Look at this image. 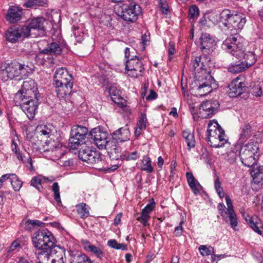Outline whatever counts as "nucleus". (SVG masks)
Returning <instances> with one entry per match:
<instances>
[{"instance_id":"58","label":"nucleus","mask_w":263,"mask_h":263,"mask_svg":"<svg viewBox=\"0 0 263 263\" xmlns=\"http://www.w3.org/2000/svg\"><path fill=\"white\" fill-rule=\"evenodd\" d=\"M119 165L116 164L112 165L111 166L103 165L102 167L99 166L97 167V169L98 170L99 172H102L103 173H107L115 172L119 168Z\"/></svg>"},{"instance_id":"22","label":"nucleus","mask_w":263,"mask_h":263,"mask_svg":"<svg viewBox=\"0 0 263 263\" xmlns=\"http://www.w3.org/2000/svg\"><path fill=\"white\" fill-rule=\"evenodd\" d=\"M202 51L208 53L212 52L217 46L215 37L206 32H202L198 41Z\"/></svg>"},{"instance_id":"5","label":"nucleus","mask_w":263,"mask_h":263,"mask_svg":"<svg viewBox=\"0 0 263 263\" xmlns=\"http://www.w3.org/2000/svg\"><path fill=\"white\" fill-rule=\"evenodd\" d=\"M222 48L233 56L239 57L238 55L247 48L246 41L239 33L235 32L234 34H230L223 41Z\"/></svg>"},{"instance_id":"4","label":"nucleus","mask_w":263,"mask_h":263,"mask_svg":"<svg viewBox=\"0 0 263 263\" xmlns=\"http://www.w3.org/2000/svg\"><path fill=\"white\" fill-rule=\"evenodd\" d=\"M260 155L259 143L254 140H250L244 145L240 155L241 162L245 166L251 167L258 162Z\"/></svg>"},{"instance_id":"17","label":"nucleus","mask_w":263,"mask_h":263,"mask_svg":"<svg viewBox=\"0 0 263 263\" xmlns=\"http://www.w3.org/2000/svg\"><path fill=\"white\" fill-rule=\"evenodd\" d=\"M220 104L217 100L210 99L202 102L199 106V114L201 119L212 118L219 110Z\"/></svg>"},{"instance_id":"35","label":"nucleus","mask_w":263,"mask_h":263,"mask_svg":"<svg viewBox=\"0 0 263 263\" xmlns=\"http://www.w3.org/2000/svg\"><path fill=\"white\" fill-rule=\"evenodd\" d=\"M213 129L207 128V133L205 137V140L208 142V144L211 147L214 148H219L224 146L226 143L228 142V140L226 139L225 141L220 142L219 141L218 138H212L211 132H212Z\"/></svg>"},{"instance_id":"51","label":"nucleus","mask_w":263,"mask_h":263,"mask_svg":"<svg viewBox=\"0 0 263 263\" xmlns=\"http://www.w3.org/2000/svg\"><path fill=\"white\" fill-rule=\"evenodd\" d=\"M99 83L101 84L102 87H106L107 89L112 84L110 82V78L107 74L102 73L98 77Z\"/></svg>"},{"instance_id":"61","label":"nucleus","mask_w":263,"mask_h":263,"mask_svg":"<svg viewBox=\"0 0 263 263\" xmlns=\"http://www.w3.org/2000/svg\"><path fill=\"white\" fill-rule=\"evenodd\" d=\"M201 157H202L204 162L208 165H211L212 163V156L206 147H205L202 151Z\"/></svg>"},{"instance_id":"34","label":"nucleus","mask_w":263,"mask_h":263,"mask_svg":"<svg viewBox=\"0 0 263 263\" xmlns=\"http://www.w3.org/2000/svg\"><path fill=\"white\" fill-rule=\"evenodd\" d=\"M90 152H89V158L88 159H84V162H86L90 164H98L100 162H105V160L103 159L104 156L98 151L96 150L95 148H93Z\"/></svg>"},{"instance_id":"18","label":"nucleus","mask_w":263,"mask_h":263,"mask_svg":"<svg viewBox=\"0 0 263 263\" xmlns=\"http://www.w3.org/2000/svg\"><path fill=\"white\" fill-rule=\"evenodd\" d=\"M229 89L228 93L232 98L240 96L248 91L247 84L243 78L238 77L232 80L227 86Z\"/></svg>"},{"instance_id":"50","label":"nucleus","mask_w":263,"mask_h":263,"mask_svg":"<svg viewBox=\"0 0 263 263\" xmlns=\"http://www.w3.org/2000/svg\"><path fill=\"white\" fill-rule=\"evenodd\" d=\"M10 183L15 191H19L23 184V182L20 180L17 176L15 174L14 175H12V178Z\"/></svg>"},{"instance_id":"44","label":"nucleus","mask_w":263,"mask_h":263,"mask_svg":"<svg viewBox=\"0 0 263 263\" xmlns=\"http://www.w3.org/2000/svg\"><path fill=\"white\" fill-rule=\"evenodd\" d=\"M72 31L76 38V42L79 43H81L84 40V29L83 28H80L78 26L73 25L72 27Z\"/></svg>"},{"instance_id":"57","label":"nucleus","mask_w":263,"mask_h":263,"mask_svg":"<svg viewBox=\"0 0 263 263\" xmlns=\"http://www.w3.org/2000/svg\"><path fill=\"white\" fill-rule=\"evenodd\" d=\"M20 243L18 242L16 240H14L11 244L10 246L6 249L7 254L6 255L5 254H4L2 257L4 258H7L10 253L15 250L17 248L20 247Z\"/></svg>"},{"instance_id":"54","label":"nucleus","mask_w":263,"mask_h":263,"mask_svg":"<svg viewBox=\"0 0 263 263\" xmlns=\"http://www.w3.org/2000/svg\"><path fill=\"white\" fill-rule=\"evenodd\" d=\"M24 226V229L25 231L31 232L34 228L33 220L23 219L20 224V227Z\"/></svg>"},{"instance_id":"38","label":"nucleus","mask_w":263,"mask_h":263,"mask_svg":"<svg viewBox=\"0 0 263 263\" xmlns=\"http://www.w3.org/2000/svg\"><path fill=\"white\" fill-rule=\"evenodd\" d=\"M237 59L238 60L231 63L228 67V71L232 73L241 72L248 69L240 58Z\"/></svg>"},{"instance_id":"24","label":"nucleus","mask_w":263,"mask_h":263,"mask_svg":"<svg viewBox=\"0 0 263 263\" xmlns=\"http://www.w3.org/2000/svg\"><path fill=\"white\" fill-rule=\"evenodd\" d=\"M40 46H42V53L47 55H54L58 57L62 53V47L60 46V44L57 42L48 41L46 40L41 41L39 42Z\"/></svg>"},{"instance_id":"29","label":"nucleus","mask_w":263,"mask_h":263,"mask_svg":"<svg viewBox=\"0 0 263 263\" xmlns=\"http://www.w3.org/2000/svg\"><path fill=\"white\" fill-rule=\"evenodd\" d=\"M250 168L249 172L252 178V182L258 185L263 184V166L258 164L253 165Z\"/></svg>"},{"instance_id":"36","label":"nucleus","mask_w":263,"mask_h":263,"mask_svg":"<svg viewBox=\"0 0 263 263\" xmlns=\"http://www.w3.org/2000/svg\"><path fill=\"white\" fill-rule=\"evenodd\" d=\"M182 135L186 143L187 150L190 151L191 148L195 147L196 140L194 130L191 132L189 129H185L183 130Z\"/></svg>"},{"instance_id":"10","label":"nucleus","mask_w":263,"mask_h":263,"mask_svg":"<svg viewBox=\"0 0 263 263\" xmlns=\"http://www.w3.org/2000/svg\"><path fill=\"white\" fill-rule=\"evenodd\" d=\"M120 6L121 14L120 17L124 21L130 23H136L140 14H142L141 7L134 1H124L123 0Z\"/></svg>"},{"instance_id":"59","label":"nucleus","mask_w":263,"mask_h":263,"mask_svg":"<svg viewBox=\"0 0 263 263\" xmlns=\"http://www.w3.org/2000/svg\"><path fill=\"white\" fill-rule=\"evenodd\" d=\"M159 5L161 13L167 15L171 12L168 3L166 0H160Z\"/></svg>"},{"instance_id":"15","label":"nucleus","mask_w":263,"mask_h":263,"mask_svg":"<svg viewBox=\"0 0 263 263\" xmlns=\"http://www.w3.org/2000/svg\"><path fill=\"white\" fill-rule=\"evenodd\" d=\"M125 70L128 76L136 79L139 76H143L145 68L141 58L137 55L132 56L130 59L125 61Z\"/></svg>"},{"instance_id":"48","label":"nucleus","mask_w":263,"mask_h":263,"mask_svg":"<svg viewBox=\"0 0 263 263\" xmlns=\"http://www.w3.org/2000/svg\"><path fill=\"white\" fill-rule=\"evenodd\" d=\"M145 163H143L141 166V171H146L147 173H151L154 171V168L152 165V161L148 155H144L143 157Z\"/></svg>"},{"instance_id":"49","label":"nucleus","mask_w":263,"mask_h":263,"mask_svg":"<svg viewBox=\"0 0 263 263\" xmlns=\"http://www.w3.org/2000/svg\"><path fill=\"white\" fill-rule=\"evenodd\" d=\"M52 190L54 193V198L59 206H62V202L60 197V187L57 182H54L52 185Z\"/></svg>"},{"instance_id":"64","label":"nucleus","mask_w":263,"mask_h":263,"mask_svg":"<svg viewBox=\"0 0 263 263\" xmlns=\"http://www.w3.org/2000/svg\"><path fill=\"white\" fill-rule=\"evenodd\" d=\"M181 89L182 91V93L184 96L186 95L187 96H189L188 93V86H187V79L185 78V80L183 79V76H182V78L181 80Z\"/></svg>"},{"instance_id":"23","label":"nucleus","mask_w":263,"mask_h":263,"mask_svg":"<svg viewBox=\"0 0 263 263\" xmlns=\"http://www.w3.org/2000/svg\"><path fill=\"white\" fill-rule=\"evenodd\" d=\"M111 100L117 106L124 108L127 106V100L122 97V91L119 86L116 83H112L107 89Z\"/></svg>"},{"instance_id":"47","label":"nucleus","mask_w":263,"mask_h":263,"mask_svg":"<svg viewBox=\"0 0 263 263\" xmlns=\"http://www.w3.org/2000/svg\"><path fill=\"white\" fill-rule=\"evenodd\" d=\"M42 177L41 175L34 176L30 182V185L35 187L40 193L42 192L43 190V187L42 185Z\"/></svg>"},{"instance_id":"53","label":"nucleus","mask_w":263,"mask_h":263,"mask_svg":"<svg viewBox=\"0 0 263 263\" xmlns=\"http://www.w3.org/2000/svg\"><path fill=\"white\" fill-rule=\"evenodd\" d=\"M38 49L39 52L35 54L34 59L36 63H37L39 65H45L46 62V60L45 58V57L43 56V54H44V53H42V52H41L43 47H42V46H40L39 44L38 45Z\"/></svg>"},{"instance_id":"8","label":"nucleus","mask_w":263,"mask_h":263,"mask_svg":"<svg viewBox=\"0 0 263 263\" xmlns=\"http://www.w3.org/2000/svg\"><path fill=\"white\" fill-rule=\"evenodd\" d=\"M88 142L93 143L99 149H103L112 148L110 142V137L106 129L102 126H98L92 128L88 134Z\"/></svg>"},{"instance_id":"52","label":"nucleus","mask_w":263,"mask_h":263,"mask_svg":"<svg viewBox=\"0 0 263 263\" xmlns=\"http://www.w3.org/2000/svg\"><path fill=\"white\" fill-rule=\"evenodd\" d=\"M68 251L69 256L71 258H73V259L76 260L77 262L80 261V260L81 259V258H82L84 254H85L76 249H70Z\"/></svg>"},{"instance_id":"32","label":"nucleus","mask_w":263,"mask_h":263,"mask_svg":"<svg viewBox=\"0 0 263 263\" xmlns=\"http://www.w3.org/2000/svg\"><path fill=\"white\" fill-rule=\"evenodd\" d=\"M11 149L12 151L15 154L17 158L21 160L24 164H29V168L32 171L33 169V161L30 156H29L27 159H25V156L23 153L20 151V148L14 139L12 140L11 143Z\"/></svg>"},{"instance_id":"13","label":"nucleus","mask_w":263,"mask_h":263,"mask_svg":"<svg viewBox=\"0 0 263 263\" xmlns=\"http://www.w3.org/2000/svg\"><path fill=\"white\" fill-rule=\"evenodd\" d=\"M52 86L55 89L57 96L60 100H68L71 103L77 101V96L81 93V91L73 89V82L60 83L58 84H52Z\"/></svg>"},{"instance_id":"6","label":"nucleus","mask_w":263,"mask_h":263,"mask_svg":"<svg viewBox=\"0 0 263 263\" xmlns=\"http://www.w3.org/2000/svg\"><path fill=\"white\" fill-rule=\"evenodd\" d=\"M222 48L233 56L239 57L238 55L247 48L246 41L239 33L235 32L234 34H230L223 41Z\"/></svg>"},{"instance_id":"55","label":"nucleus","mask_w":263,"mask_h":263,"mask_svg":"<svg viewBox=\"0 0 263 263\" xmlns=\"http://www.w3.org/2000/svg\"><path fill=\"white\" fill-rule=\"evenodd\" d=\"M215 124V125L214 126V129L215 131H217L218 133H220L219 135L220 136L221 134L225 135V132L224 129L222 128L221 125L218 123V121L216 119H213V120H211L209 121L208 124V128H210V127L212 125L213 123Z\"/></svg>"},{"instance_id":"31","label":"nucleus","mask_w":263,"mask_h":263,"mask_svg":"<svg viewBox=\"0 0 263 263\" xmlns=\"http://www.w3.org/2000/svg\"><path fill=\"white\" fill-rule=\"evenodd\" d=\"M238 55L239 57L236 58H240L248 69L253 65L257 61V55L255 52L252 51H247L246 49Z\"/></svg>"},{"instance_id":"46","label":"nucleus","mask_w":263,"mask_h":263,"mask_svg":"<svg viewBox=\"0 0 263 263\" xmlns=\"http://www.w3.org/2000/svg\"><path fill=\"white\" fill-rule=\"evenodd\" d=\"M198 25L201 29L203 28L204 29L210 28L212 26L206 12L204 13L199 19Z\"/></svg>"},{"instance_id":"28","label":"nucleus","mask_w":263,"mask_h":263,"mask_svg":"<svg viewBox=\"0 0 263 263\" xmlns=\"http://www.w3.org/2000/svg\"><path fill=\"white\" fill-rule=\"evenodd\" d=\"M156 202L153 198L148 200V203L142 210L141 215L137 217V220L140 222L144 227L148 224V220L150 218L149 213L155 208Z\"/></svg>"},{"instance_id":"7","label":"nucleus","mask_w":263,"mask_h":263,"mask_svg":"<svg viewBox=\"0 0 263 263\" xmlns=\"http://www.w3.org/2000/svg\"><path fill=\"white\" fill-rule=\"evenodd\" d=\"M222 48L233 56L239 57L238 55L247 48L246 41L239 33L235 32L234 34H230L223 41Z\"/></svg>"},{"instance_id":"21","label":"nucleus","mask_w":263,"mask_h":263,"mask_svg":"<svg viewBox=\"0 0 263 263\" xmlns=\"http://www.w3.org/2000/svg\"><path fill=\"white\" fill-rule=\"evenodd\" d=\"M191 64L193 71H196L200 70L201 72H203L204 71L211 69L213 63L209 55L202 54L195 57L194 59L192 58Z\"/></svg>"},{"instance_id":"39","label":"nucleus","mask_w":263,"mask_h":263,"mask_svg":"<svg viewBox=\"0 0 263 263\" xmlns=\"http://www.w3.org/2000/svg\"><path fill=\"white\" fill-rule=\"evenodd\" d=\"M251 126L248 123L245 124L241 129V132L239 134V139L236 143L241 144L242 146L251 137Z\"/></svg>"},{"instance_id":"42","label":"nucleus","mask_w":263,"mask_h":263,"mask_svg":"<svg viewBox=\"0 0 263 263\" xmlns=\"http://www.w3.org/2000/svg\"><path fill=\"white\" fill-rule=\"evenodd\" d=\"M45 145H43L42 148H40L38 149L39 151H41L42 149L43 152L45 153L47 152L52 151L53 152L54 151H59L61 150V147L59 146V144L56 145L54 144V141H52L51 140H46L45 142Z\"/></svg>"},{"instance_id":"9","label":"nucleus","mask_w":263,"mask_h":263,"mask_svg":"<svg viewBox=\"0 0 263 263\" xmlns=\"http://www.w3.org/2000/svg\"><path fill=\"white\" fill-rule=\"evenodd\" d=\"M226 201L227 208L223 202L219 203L217 205L218 214L226 223H229L231 227L235 230L238 226V218L234 210L233 201L229 195L226 196Z\"/></svg>"},{"instance_id":"16","label":"nucleus","mask_w":263,"mask_h":263,"mask_svg":"<svg viewBox=\"0 0 263 263\" xmlns=\"http://www.w3.org/2000/svg\"><path fill=\"white\" fill-rule=\"evenodd\" d=\"M45 23H48L47 20L43 16L33 17L28 18L25 24L22 25L26 34L28 37L31 35V31L32 30H37L40 35H45L46 34V29Z\"/></svg>"},{"instance_id":"33","label":"nucleus","mask_w":263,"mask_h":263,"mask_svg":"<svg viewBox=\"0 0 263 263\" xmlns=\"http://www.w3.org/2000/svg\"><path fill=\"white\" fill-rule=\"evenodd\" d=\"M227 12H228L227 11V9L223 10L220 14H217L213 11H207L206 13L210 20L212 26H213L217 25L220 22H221L223 25V22L225 21L226 20V16H224V15L226 14Z\"/></svg>"},{"instance_id":"2","label":"nucleus","mask_w":263,"mask_h":263,"mask_svg":"<svg viewBox=\"0 0 263 263\" xmlns=\"http://www.w3.org/2000/svg\"><path fill=\"white\" fill-rule=\"evenodd\" d=\"M31 241L33 247L39 251L38 254L45 255L48 258L50 256L58 253L55 249L58 248L61 250L57 255L59 258L58 263H65L63 258L65 253V248L57 245L58 241L56 238L48 229L34 232L31 237Z\"/></svg>"},{"instance_id":"26","label":"nucleus","mask_w":263,"mask_h":263,"mask_svg":"<svg viewBox=\"0 0 263 263\" xmlns=\"http://www.w3.org/2000/svg\"><path fill=\"white\" fill-rule=\"evenodd\" d=\"M242 216L246 223L254 232L258 235L262 234L263 221L256 215L250 216L244 213Z\"/></svg>"},{"instance_id":"60","label":"nucleus","mask_w":263,"mask_h":263,"mask_svg":"<svg viewBox=\"0 0 263 263\" xmlns=\"http://www.w3.org/2000/svg\"><path fill=\"white\" fill-rule=\"evenodd\" d=\"M92 147H89L88 146L85 145L82 147L78 151V157L79 159L84 161V159H83L84 156L86 155L87 153H89V152H90L92 149Z\"/></svg>"},{"instance_id":"43","label":"nucleus","mask_w":263,"mask_h":263,"mask_svg":"<svg viewBox=\"0 0 263 263\" xmlns=\"http://www.w3.org/2000/svg\"><path fill=\"white\" fill-rule=\"evenodd\" d=\"M200 14V11L198 7L196 5H192L189 9V21L194 23L195 20H196L199 16Z\"/></svg>"},{"instance_id":"1","label":"nucleus","mask_w":263,"mask_h":263,"mask_svg":"<svg viewBox=\"0 0 263 263\" xmlns=\"http://www.w3.org/2000/svg\"><path fill=\"white\" fill-rule=\"evenodd\" d=\"M42 99L36 82L30 79L23 82L20 89L15 94L13 100L15 105L20 107L28 118L32 120L37 112Z\"/></svg>"},{"instance_id":"27","label":"nucleus","mask_w":263,"mask_h":263,"mask_svg":"<svg viewBox=\"0 0 263 263\" xmlns=\"http://www.w3.org/2000/svg\"><path fill=\"white\" fill-rule=\"evenodd\" d=\"M74 82V77L64 67L58 68L53 74L52 84Z\"/></svg>"},{"instance_id":"30","label":"nucleus","mask_w":263,"mask_h":263,"mask_svg":"<svg viewBox=\"0 0 263 263\" xmlns=\"http://www.w3.org/2000/svg\"><path fill=\"white\" fill-rule=\"evenodd\" d=\"M242 148L243 146H242L241 144L235 143L231 147V151L226 153V155L224 158V160L230 164H234L236 162L238 158L240 159Z\"/></svg>"},{"instance_id":"14","label":"nucleus","mask_w":263,"mask_h":263,"mask_svg":"<svg viewBox=\"0 0 263 263\" xmlns=\"http://www.w3.org/2000/svg\"><path fill=\"white\" fill-rule=\"evenodd\" d=\"M211 69L208 71H204L201 74L197 75V78L200 82L199 86L201 88L202 91L196 93V96L204 97L211 93L213 90L216 89L218 87V84L214 79L213 76L211 75ZM200 73V72H198Z\"/></svg>"},{"instance_id":"3","label":"nucleus","mask_w":263,"mask_h":263,"mask_svg":"<svg viewBox=\"0 0 263 263\" xmlns=\"http://www.w3.org/2000/svg\"><path fill=\"white\" fill-rule=\"evenodd\" d=\"M28 68L24 63L16 60L7 64L5 61L1 62V80L5 82L14 78L18 80L26 79L30 74Z\"/></svg>"},{"instance_id":"19","label":"nucleus","mask_w":263,"mask_h":263,"mask_svg":"<svg viewBox=\"0 0 263 263\" xmlns=\"http://www.w3.org/2000/svg\"><path fill=\"white\" fill-rule=\"evenodd\" d=\"M25 29L22 25H12L10 26L5 32L6 40L11 43H15L20 40L22 41L24 39L28 38L25 34Z\"/></svg>"},{"instance_id":"45","label":"nucleus","mask_w":263,"mask_h":263,"mask_svg":"<svg viewBox=\"0 0 263 263\" xmlns=\"http://www.w3.org/2000/svg\"><path fill=\"white\" fill-rule=\"evenodd\" d=\"M107 246L115 250H121L122 251H127L128 250L127 245L124 243H118L115 239H111L108 240Z\"/></svg>"},{"instance_id":"37","label":"nucleus","mask_w":263,"mask_h":263,"mask_svg":"<svg viewBox=\"0 0 263 263\" xmlns=\"http://www.w3.org/2000/svg\"><path fill=\"white\" fill-rule=\"evenodd\" d=\"M186 177L188 184L194 195H200L201 193L198 192V190L197 189L196 186L197 185V186L200 187L201 186V184L198 182V181L195 178V177L193 175V174L192 172H186Z\"/></svg>"},{"instance_id":"62","label":"nucleus","mask_w":263,"mask_h":263,"mask_svg":"<svg viewBox=\"0 0 263 263\" xmlns=\"http://www.w3.org/2000/svg\"><path fill=\"white\" fill-rule=\"evenodd\" d=\"M37 129L41 135L46 136L49 138L51 133V130L46 125H40L37 126Z\"/></svg>"},{"instance_id":"25","label":"nucleus","mask_w":263,"mask_h":263,"mask_svg":"<svg viewBox=\"0 0 263 263\" xmlns=\"http://www.w3.org/2000/svg\"><path fill=\"white\" fill-rule=\"evenodd\" d=\"M23 15V9L17 4L9 6L5 15L6 20L10 24H17L20 22Z\"/></svg>"},{"instance_id":"20","label":"nucleus","mask_w":263,"mask_h":263,"mask_svg":"<svg viewBox=\"0 0 263 263\" xmlns=\"http://www.w3.org/2000/svg\"><path fill=\"white\" fill-rule=\"evenodd\" d=\"M110 137L111 140L109 143L111 144L112 147L116 150V147L119 143L124 142L130 139V132L128 125L126 124L124 127L119 128L114 131L110 134Z\"/></svg>"},{"instance_id":"56","label":"nucleus","mask_w":263,"mask_h":263,"mask_svg":"<svg viewBox=\"0 0 263 263\" xmlns=\"http://www.w3.org/2000/svg\"><path fill=\"white\" fill-rule=\"evenodd\" d=\"M199 84H200V82L197 78V75L194 77V80L190 84V91H194V90L198 91V93L202 91L201 88H200V86H199Z\"/></svg>"},{"instance_id":"41","label":"nucleus","mask_w":263,"mask_h":263,"mask_svg":"<svg viewBox=\"0 0 263 263\" xmlns=\"http://www.w3.org/2000/svg\"><path fill=\"white\" fill-rule=\"evenodd\" d=\"M77 211L81 218L85 219L89 216V206L84 202H81L76 206Z\"/></svg>"},{"instance_id":"40","label":"nucleus","mask_w":263,"mask_h":263,"mask_svg":"<svg viewBox=\"0 0 263 263\" xmlns=\"http://www.w3.org/2000/svg\"><path fill=\"white\" fill-rule=\"evenodd\" d=\"M48 0H26L23 6L26 8L36 9L39 7H48Z\"/></svg>"},{"instance_id":"63","label":"nucleus","mask_w":263,"mask_h":263,"mask_svg":"<svg viewBox=\"0 0 263 263\" xmlns=\"http://www.w3.org/2000/svg\"><path fill=\"white\" fill-rule=\"evenodd\" d=\"M91 248V250L90 252L94 254L97 258L102 260L103 259V256L104 255L103 251L99 247L96 246H93Z\"/></svg>"},{"instance_id":"11","label":"nucleus","mask_w":263,"mask_h":263,"mask_svg":"<svg viewBox=\"0 0 263 263\" xmlns=\"http://www.w3.org/2000/svg\"><path fill=\"white\" fill-rule=\"evenodd\" d=\"M88 128L82 125H74L70 130L68 145L71 149H77L81 144H87L88 142Z\"/></svg>"},{"instance_id":"12","label":"nucleus","mask_w":263,"mask_h":263,"mask_svg":"<svg viewBox=\"0 0 263 263\" xmlns=\"http://www.w3.org/2000/svg\"><path fill=\"white\" fill-rule=\"evenodd\" d=\"M225 21L223 26L231 30H235L236 32L239 33L243 29L247 20L246 14L239 11H235L227 9Z\"/></svg>"}]
</instances>
